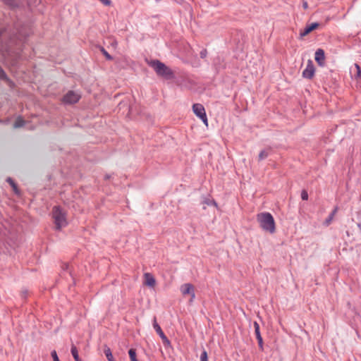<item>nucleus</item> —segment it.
I'll return each instance as SVG.
<instances>
[{"label": "nucleus", "mask_w": 361, "mask_h": 361, "mask_svg": "<svg viewBox=\"0 0 361 361\" xmlns=\"http://www.w3.org/2000/svg\"><path fill=\"white\" fill-rule=\"evenodd\" d=\"M257 221L263 231L269 233H274L275 232V221L270 213L262 212L257 214Z\"/></svg>", "instance_id": "1"}, {"label": "nucleus", "mask_w": 361, "mask_h": 361, "mask_svg": "<svg viewBox=\"0 0 361 361\" xmlns=\"http://www.w3.org/2000/svg\"><path fill=\"white\" fill-rule=\"evenodd\" d=\"M148 64L154 68L157 75L164 77L166 78H171L172 77V71L164 63L158 60L150 61Z\"/></svg>", "instance_id": "2"}, {"label": "nucleus", "mask_w": 361, "mask_h": 361, "mask_svg": "<svg viewBox=\"0 0 361 361\" xmlns=\"http://www.w3.org/2000/svg\"><path fill=\"white\" fill-rule=\"evenodd\" d=\"M52 216L56 229L60 230L68 224L66 213L60 207H54L53 208Z\"/></svg>", "instance_id": "3"}, {"label": "nucleus", "mask_w": 361, "mask_h": 361, "mask_svg": "<svg viewBox=\"0 0 361 361\" xmlns=\"http://www.w3.org/2000/svg\"><path fill=\"white\" fill-rule=\"evenodd\" d=\"M192 110L194 114L199 117L206 126H208L207 117L204 106L200 104H195L192 106Z\"/></svg>", "instance_id": "4"}, {"label": "nucleus", "mask_w": 361, "mask_h": 361, "mask_svg": "<svg viewBox=\"0 0 361 361\" xmlns=\"http://www.w3.org/2000/svg\"><path fill=\"white\" fill-rule=\"evenodd\" d=\"M80 94L75 91H69L63 97V101L66 104H74L79 101Z\"/></svg>", "instance_id": "5"}, {"label": "nucleus", "mask_w": 361, "mask_h": 361, "mask_svg": "<svg viewBox=\"0 0 361 361\" xmlns=\"http://www.w3.org/2000/svg\"><path fill=\"white\" fill-rule=\"evenodd\" d=\"M180 292L182 293V294L183 295H190L191 296V298L190 300V302H192L195 298V291H194V287L192 284L190 283H184L183 285H182L180 286Z\"/></svg>", "instance_id": "6"}, {"label": "nucleus", "mask_w": 361, "mask_h": 361, "mask_svg": "<svg viewBox=\"0 0 361 361\" xmlns=\"http://www.w3.org/2000/svg\"><path fill=\"white\" fill-rule=\"evenodd\" d=\"M314 67L313 62L311 60H308L305 69L302 71V76L305 78L310 79L314 75Z\"/></svg>", "instance_id": "7"}, {"label": "nucleus", "mask_w": 361, "mask_h": 361, "mask_svg": "<svg viewBox=\"0 0 361 361\" xmlns=\"http://www.w3.org/2000/svg\"><path fill=\"white\" fill-rule=\"evenodd\" d=\"M314 59L319 66H324L325 61V54L324 50L322 49H318L315 52Z\"/></svg>", "instance_id": "8"}, {"label": "nucleus", "mask_w": 361, "mask_h": 361, "mask_svg": "<svg viewBox=\"0 0 361 361\" xmlns=\"http://www.w3.org/2000/svg\"><path fill=\"white\" fill-rule=\"evenodd\" d=\"M145 284L150 288H154L156 284V281L154 276L149 273L144 274Z\"/></svg>", "instance_id": "9"}, {"label": "nucleus", "mask_w": 361, "mask_h": 361, "mask_svg": "<svg viewBox=\"0 0 361 361\" xmlns=\"http://www.w3.org/2000/svg\"><path fill=\"white\" fill-rule=\"evenodd\" d=\"M318 26H319V23H313L310 25H307L305 27L304 30L300 32V36L302 37H305V35H308L310 32H311L312 31H313L314 30L317 28Z\"/></svg>", "instance_id": "10"}, {"label": "nucleus", "mask_w": 361, "mask_h": 361, "mask_svg": "<svg viewBox=\"0 0 361 361\" xmlns=\"http://www.w3.org/2000/svg\"><path fill=\"white\" fill-rule=\"evenodd\" d=\"M153 327L156 332L159 335L160 337L164 336L163 331L161 330L160 326L157 324L156 318H154L153 320Z\"/></svg>", "instance_id": "11"}, {"label": "nucleus", "mask_w": 361, "mask_h": 361, "mask_svg": "<svg viewBox=\"0 0 361 361\" xmlns=\"http://www.w3.org/2000/svg\"><path fill=\"white\" fill-rule=\"evenodd\" d=\"M71 354L75 361H81L79 358L78 349L75 345H72L71 347Z\"/></svg>", "instance_id": "12"}, {"label": "nucleus", "mask_w": 361, "mask_h": 361, "mask_svg": "<svg viewBox=\"0 0 361 361\" xmlns=\"http://www.w3.org/2000/svg\"><path fill=\"white\" fill-rule=\"evenodd\" d=\"M24 125H25L24 120L22 118L19 117L16 119V121L13 125V127L15 128H18L23 127Z\"/></svg>", "instance_id": "13"}, {"label": "nucleus", "mask_w": 361, "mask_h": 361, "mask_svg": "<svg viewBox=\"0 0 361 361\" xmlns=\"http://www.w3.org/2000/svg\"><path fill=\"white\" fill-rule=\"evenodd\" d=\"M202 204L204 205H213L214 207H217V204L216 203V202L212 200V199H210V198H204V200L202 201Z\"/></svg>", "instance_id": "14"}, {"label": "nucleus", "mask_w": 361, "mask_h": 361, "mask_svg": "<svg viewBox=\"0 0 361 361\" xmlns=\"http://www.w3.org/2000/svg\"><path fill=\"white\" fill-rule=\"evenodd\" d=\"M104 354L109 361H114L113 355L110 348H107L104 350Z\"/></svg>", "instance_id": "15"}, {"label": "nucleus", "mask_w": 361, "mask_h": 361, "mask_svg": "<svg viewBox=\"0 0 361 361\" xmlns=\"http://www.w3.org/2000/svg\"><path fill=\"white\" fill-rule=\"evenodd\" d=\"M128 354L131 361H138V360L136 358V353L134 349H130L128 351Z\"/></svg>", "instance_id": "16"}, {"label": "nucleus", "mask_w": 361, "mask_h": 361, "mask_svg": "<svg viewBox=\"0 0 361 361\" xmlns=\"http://www.w3.org/2000/svg\"><path fill=\"white\" fill-rule=\"evenodd\" d=\"M7 181L10 183V185L13 188L14 192L16 194H19L18 189L16 185L15 184V183L13 182V180L11 178H8L7 179Z\"/></svg>", "instance_id": "17"}, {"label": "nucleus", "mask_w": 361, "mask_h": 361, "mask_svg": "<svg viewBox=\"0 0 361 361\" xmlns=\"http://www.w3.org/2000/svg\"><path fill=\"white\" fill-rule=\"evenodd\" d=\"M254 327H255V332L257 338L262 337L261 334H260V331H259V325L257 322H254Z\"/></svg>", "instance_id": "18"}, {"label": "nucleus", "mask_w": 361, "mask_h": 361, "mask_svg": "<svg viewBox=\"0 0 361 361\" xmlns=\"http://www.w3.org/2000/svg\"><path fill=\"white\" fill-rule=\"evenodd\" d=\"M161 338L162 340L164 345L166 348L171 347V342H170V341L168 339V338L165 335L161 336Z\"/></svg>", "instance_id": "19"}, {"label": "nucleus", "mask_w": 361, "mask_h": 361, "mask_svg": "<svg viewBox=\"0 0 361 361\" xmlns=\"http://www.w3.org/2000/svg\"><path fill=\"white\" fill-rule=\"evenodd\" d=\"M268 152L267 150H262L259 154V160H263L268 157Z\"/></svg>", "instance_id": "20"}, {"label": "nucleus", "mask_w": 361, "mask_h": 361, "mask_svg": "<svg viewBox=\"0 0 361 361\" xmlns=\"http://www.w3.org/2000/svg\"><path fill=\"white\" fill-rule=\"evenodd\" d=\"M334 219L333 215H329V217L324 221L323 224L325 226H329Z\"/></svg>", "instance_id": "21"}, {"label": "nucleus", "mask_w": 361, "mask_h": 361, "mask_svg": "<svg viewBox=\"0 0 361 361\" xmlns=\"http://www.w3.org/2000/svg\"><path fill=\"white\" fill-rule=\"evenodd\" d=\"M200 361H208L207 353L203 350L200 355Z\"/></svg>", "instance_id": "22"}, {"label": "nucleus", "mask_w": 361, "mask_h": 361, "mask_svg": "<svg viewBox=\"0 0 361 361\" xmlns=\"http://www.w3.org/2000/svg\"><path fill=\"white\" fill-rule=\"evenodd\" d=\"M354 68H355V70L356 71V76L357 78L360 77V75H361V70H360V66L357 64H355Z\"/></svg>", "instance_id": "23"}, {"label": "nucleus", "mask_w": 361, "mask_h": 361, "mask_svg": "<svg viewBox=\"0 0 361 361\" xmlns=\"http://www.w3.org/2000/svg\"><path fill=\"white\" fill-rule=\"evenodd\" d=\"M51 355L53 358V360L54 361H60L59 359V357L57 355V353L56 352V350H53L51 353Z\"/></svg>", "instance_id": "24"}, {"label": "nucleus", "mask_w": 361, "mask_h": 361, "mask_svg": "<svg viewBox=\"0 0 361 361\" xmlns=\"http://www.w3.org/2000/svg\"><path fill=\"white\" fill-rule=\"evenodd\" d=\"M301 198L303 200H307L308 199V194H307V191H305V190H302V192H301Z\"/></svg>", "instance_id": "25"}, {"label": "nucleus", "mask_w": 361, "mask_h": 361, "mask_svg": "<svg viewBox=\"0 0 361 361\" xmlns=\"http://www.w3.org/2000/svg\"><path fill=\"white\" fill-rule=\"evenodd\" d=\"M102 4L105 6H110L111 4V0H99Z\"/></svg>", "instance_id": "26"}, {"label": "nucleus", "mask_w": 361, "mask_h": 361, "mask_svg": "<svg viewBox=\"0 0 361 361\" xmlns=\"http://www.w3.org/2000/svg\"><path fill=\"white\" fill-rule=\"evenodd\" d=\"M207 55V51L206 50H202L201 52H200V56L202 58H204Z\"/></svg>", "instance_id": "27"}, {"label": "nucleus", "mask_w": 361, "mask_h": 361, "mask_svg": "<svg viewBox=\"0 0 361 361\" xmlns=\"http://www.w3.org/2000/svg\"><path fill=\"white\" fill-rule=\"evenodd\" d=\"M258 340V343H259V346L262 348V337H259V338H257Z\"/></svg>", "instance_id": "28"}, {"label": "nucleus", "mask_w": 361, "mask_h": 361, "mask_svg": "<svg viewBox=\"0 0 361 361\" xmlns=\"http://www.w3.org/2000/svg\"><path fill=\"white\" fill-rule=\"evenodd\" d=\"M103 53L108 59H111V56L105 50H103Z\"/></svg>", "instance_id": "29"}, {"label": "nucleus", "mask_w": 361, "mask_h": 361, "mask_svg": "<svg viewBox=\"0 0 361 361\" xmlns=\"http://www.w3.org/2000/svg\"><path fill=\"white\" fill-rule=\"evenodd\" d=\"M337 211H338V207H336V208L332 211V212L331 213V214H330V215H333V217L334 218V216H335V214H336Z\"/></svg>", "instance_id": "30"}, {"label": "nucleus", "mask_w": 361, "mask_h": 361, "mask_svg": "<svg viewBox=\"0 0 361 361\" xmlns=\"http://www.w3.org/2000/svg\"><path fill=\"white\" fill-rule=\"evenodd\" d=\"M4 75V73L2 69L0 68V77H3Z\"/></svg>", "instance_id": "31"}, {"label": "nucleus", "mask_w": 361, "mask_h": 361, "mask_svg": "<svg viewBox=\"0 0 361 361\" xmlns=\"http://www.w3.org/2000/svg\"><path fill=\"white\" fill-rule=\"evenodd\" d=\"M5 3L6 4H10V5H12L11 3L10 2L11 0H4Z\"/></svg>", "instance_id": "32"}, {"label": "nucleus", "mask_w": 361, "mask_h": 361, "mask_svg": "<svg viewBox=\"0 0 361 361\" xmlns=\"http://www.w3.org/2000/svg\"><path fill=\"white\" fill-rule=\"evenodd\" d=\"M303 7H304L305 8H307V2H304V4H303Z\"/></svg>", "instance_id": "33"}]
</instances>
